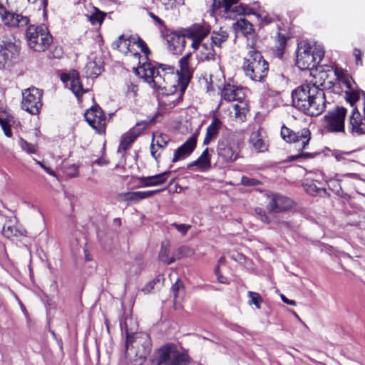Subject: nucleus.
I'll return each instance as SVG.
<instances>
[{"instance_id":"1","label":"nucleus","mask_w":365,"mask_h":365,"mask_svg":"<svg viewBox=\"0 0 365 365\" xmlns=\"http://www.w3.org/2000/svg\"><path fill=\"white\" fill-rule=\"evenodd\" d=\"M138 63L139 66L134 68L136 75L145 82L153 83L157 89L173 93L179 88V71L175 67L167 64L153 65L149 62L141 64L139 61Z\"/></svg>"},{"instance_id":"2","label":"nucleus","mask_w":365,"mask_h":365,"mask_svg":"<svg viewBox=\"0 0 365 365\" xmlns=\"http://www.w3.org/2000/svg\"><path fill=\"white\" fill-rule=\"evenodd\" d=\"M120 325L126 334L125 356L128 365H143L151 351L150 336L144 332L133 333L136 323L132 317H125Z\"/></svg>"},{"instance_id":"3","label":"nucleus","mask_w":365,"mask_h":365,"mask_svg":"<svg viewBox=\"0 0 365 365\" xmlns=\"http://www.w3.org/2000/svg\"><path fill=\"white\" fill-rule=\"evenodd\" d=\"M292 105L304 114L317 116L324 111L327 100L317 83L303 84L292 91Z\"/></svg>"},{"instance_id":"4","label":"nucleus","mask_w":365,"mask_h":365,"mask_svg":"<svg viewBox=\"0 0 365 365\" xmlns=\"http://www.w3.org/2000/svg\"><path fill=\"white\" fill-rule=\"evenodd\" d=\"M151 362L153 365H193L189 355L173 343H167L156 349Z\"/></svg>"},{"instance_id":"5","label":"nucleus","mask_w":365,"mask_h":365,"mask_svg":"<svg viewBox=\"0 0 365 365\" xmlns=\"http://www.w3.org/2000/svg\"><path fill=\"white\" fill-rule=\"evenodd\" d=\"M324 51L322 46L307 41L297 45L296 65L300 70L316 68L322 60Z\"/></svg>"},{"instance_id":"6","label":"nucleus","mask_w":365,"mask_h":365,"mask_svg":"<svg viewBox=\"0 0 365 365\" xmlns=\"http://www.w3.org/2000/svg\"><path fill=\"white\" fill-rule=\"evenodd\" d=\"M243 139L240 134L227 132L220 138L217 152L219 158L225 163H233L240 158Z\"/></svg>"},{"instance_id":"7","label":"nucleus","mask_w":365,"mask_h":365,"mask_svg":"<svg viewBox=\"0 0 365 365\" xmlns=\"http://www.w3.org/2000/svg\"><path fill=\"white\" fill-rule=\"evenodd\" d=\"M242 70L245 76L255 82H263L269 71L268 63L262 54L251 46L245 58Z\"/></svg>"},{"instance_id":"8","label":"nucleus","mask_w":365,"mask_h":365,"mask_svg":"<svg viewBox=\"0 0 365 365\" xmlns=\"http://www.w3.org/2000/svg\"><path fill=\"white\" fill-rule=\"evenodd\" d=\"M27 43L31 49L37 52L46 51L53 41V38L44 25H31L26 30Z\"/></svg>"},{"instance_id":"9","label":"nucleus","mask_w":365,"mask_h":365,"mask_svg":"<svg viewBox=\"0 0 365 365\" xmlns=\"http://www.w3.org/2000/svg\"><path fill=\"white\" fill-rule=\"evenodd\" d=\"M239 0H213L212 11H219L226 19H233L238 15L252 14V9L244 4L237 5Z\"/></svg>"},{"instance_id":"10","label":"nucleus","mask_w":365,"mask_h":365,"mask_svg":"<svg viewBox=\"0 0 365 365\" xmlns=\"http://www.w3.org/2000/svg\"><path fill=\"white\" fill-rule=\"evenodd\" d=\"M21 108L31 115H38L43 106V91L31 87L22 91Z\"/></svg>"},{"instance_id":"11","label":"nucleus","mask_w":365,"mask_h":365,"mask_svg":"<svg viewBox=\"0 0 365 365\" xmlns=\"http://www.w3.org/2000/svg\"><path fill=\"white\" fill-rule=\"evenodd\" d=\"M281 136L287 143L297 144V150L302 151L307 149L311 140V132L308 128H303L298 132H294L289 128L283 125L281 128Z\"/></svg>"},{"instance_id":"12","label":"nucleus","mask_w":365,"mask_h":365,"mask_svg":"<svg viewBox=\"0 0 365 365\" xmlns=\"http://www.w3.org/2000/svg\"><path fill=\"white\" fill-rule=\"evenodd\" d=\"M346 109L344 107H336L324 116L325 128L329 132L344 131V122Z\"/></svg>"},{"instance_id":"13","label":"nucleus","mask_w":365,"mask_h":365,"mask_svg":"<svg viewBox=\"0 0 365 365\" xmlns=\"http://www.w3.org/2000/svg\"><path fill=\"white\" fill-rule=\"evenodd\" d=\"M268 199L267 210L269 213L286 212L294 207V202L291 199L279 194H272Z\"/></svg>"},{"instance_id":"14","label":"nucleus","mask_w":365,"mask_h":365,"mask_svg":"<svg viewBox=\"0 0 365 365\" xmlns=\"http://www.w3.org/2000/svg\"><path fill=\"white\" fill-rule=\"evenodd\" d=\"M86 120L98 133H102L106 128V116L98 106H93L84 114Z\"/></svg>"},{"instance_id":"15","label":"nucleus","mask_w":365,"mask_h":365,"mask_svg":"<svg viewBox=\"0 0 365 365\" xmlns=\"http://www.w3.org/2000/svg\"><path fill=\"white\" fill-rule=\"evenodd\" d=\"M187 38L192 41V47L197 49L201 41L210 33V26L206 23L195 24L185 31Z\"/></svg>"},{"instance_id":"16","label":"nucleus","mask_w":365,"mask_h":365,"mask_svg":"<svg viewBox=\"0 0 365 365\" xmlns=\"http://www.w3.org/2000/svg\"><path fill=\"white\" fill-rule=\"evenodd\" d=\"M334 73L340 83L344 84L346 91H345L346 100L353 105L359 98V92L353 87L354 81L352 78L344 71L339 68L334 70Z\"/></svg>"},{"instance_id":"17","label":"nucleus","mask_w":365,"mask_h":365,"mask_svg":"<svg viewBox=\"0 0 365 365\" xmlns=\"http://www.w3.org/2000/svg\"><path fill=\"white\" fill-rule=\"evenodd\" d=\"M190 59L191 54L187 53L185 56L182 57L179 61V77L180 78L179 88L181 92H183L187 88L194 72V68L191 64Z\"/></svg>"},{"instance_id":"18","label":"nucleus","mask_w":365,"mask_h":365,"mask_svg":"<svg viewBox=\"0 0 365 365\" xmlns=\"http://www.w3.org/2000/svg\"><path fill=\"white\" fill-rule=\"evenodd\" d=\"M197 133H195L182 145L174 153L173 163L183 160L188 157L195 150L197 144Z\"/></svg>"},{"instance_id":"19","label":"nucleus","mask_w":365,"mask_h":365,"mask_svg":"<svg viewBox=\"0 0 365 365\" xmlns=\"http://www.w3.org/2000/svg\"><path fill=\"white\" fill-rule=\"evenodd\" d=\"M0 17L4 24L9 27L25 26L29 22L27 16L9 12L4 6L3 12L0 13Z\"/></svg>"},{"instance_id":"20","label":"nucleus","mask_w":365,"mask_h":365,"mask_svg":"<svg viewBox=\"0 0 365 365\" xmlns=\"http://www.w3.org/2000/svg\"><path fill=\"white\" fill-rule=\"evenodd\" d=\"M143 125L141 128H132L128 133L123 135L120 143L118 147V151L123 150L125 152L130 145L135 141L136 138L141 134V133L148 125V123L146 121H142L141 123H137L136 126Z\"/></svg>"},{"instance_id":"21","label":"nucleus","mask_w":365,"mask_h":365,"mask_svg":"<svg viewBox=\"0 0 365 365\" xmlns=\"http://www.w3.org/2000/svg\"><path fill=\"white\" fill-rule=\"evenodd\" d=\"M160 190H147V191H136L120 192L117 195V200L119 202H139L143 199L148 198L154 194L159 192Z\"/></svg>"},{"instance_id":"22","label":"nucleus","mask_w":365,"mask_h":365,"mask_svg":"<svg viewBox=\"0 0 365 365\" xmlns=\"http://www.w3.org/2000/svg\"><path fill=\"white\" fill-rule=\"evenodd\" d=\"M170 174V171H165L158 175L148 177H140L138 179L141 183L142 187L158 186L164 184Z\"/></svg>"},{"instance_id":"23","label":"nucleus","mask_w":365,"mask_h":365,"mask_svg":"<svg viewBox=\"0 0 365 365\" xmlns=\"http://www.w3.org/2000/svg\"><path fill=\"white\" fill-rule=\"evenodd\" d=\"M222 126V122L216 116H213L211 123L206 129V134L203 140V144L209 145L210 142L213 141L217 138Z\"/></svg>"},{"instance_id":"24","label":"nucleus","mask_w":365,"mask_h":365,"mask_svg":"<svg viewBox=\"0 0 365 365\" xmlns=\"http://www.w3.org/2000/svg\"><path fill=\"white\" fill-rule=\"evenodd\" d=\"M222 97L227 101H241L244 98L245 94L241 88L227 84L222 89Z\"/></svg>"},{"instance_id":"25","label":"nucleus","mask_w":365,"mask_h":365,"mask_svg":"<svg viewBox=\"0 0 365 365\" xmlns=\"http://www.w3.org/2000/svg\"><path fill=\"white\" fill-rule=\"evenodd\" d=\"M103 63L100 58L96 57L89 61L84 67V72L87 78H95L102 72Z\"/></svg>"},{"instance_id":"26","label":"nucleus","mask_w":365,"mask_h":365,"mask_svg":"<svg viewBox=\"0 0 365 365\" xmlns=\"http://www.w3.org/2000/svg\"><path fill=\"white\" fill-rule=\"evenodd\" d=\"M143 269V262L140 259H135L132 262L125 263L123 265L124 272L128 278L140 274Z\"/></svg>"},{"instance_id":"27","label":"nucleus","mask_w":365,"mask_h":365,"mask_svg":"<svg viewBox=\"0 0 365 365\" xmlns=\"http://www.w3.org/2000/svg\"><path fill=\"white\" fill-rule=\"evenodd\" d=\"M186 37L185 32L182 35L173 34L168 41L169 49L175 53H180L185 46Z\"/></svg>"},{"instance_id":"28","label":"nucleus","mask_w":365,"mask_h":365,"mask_svg":"<svg viewBox=\"0 0 365 365\" xmlns=\"http://www.w3.org/2000/svg\"><path fill=\"white\" fill-rule=\"evenodd\" d=\"M19 53V48L15 43L11 42H3L1 46L0 56L3 58L4 62L10 61Z\"/></svg>"},{"instance_id":"29","label":"nucleus","mask_w":365,"mask_h":365,"mask_svg":"<svg viewBox=\"0 0 365 365\" xmlns=\"http://www.w3.org/2000/svg\"><path fill=\"white\" fill-rule=\"evenodd\" d=\"M249 144L257 152H264L267 149V145L259 131H255L251 133Z\"/></svg>"},{"instance_id":"30","label":"nucleus","mask_w":365,"mask_h":365,"mask_svg":"<svg viewBox=\"0 0 365 365\" xmlns=\"http://www.w3.org/2000/svg\"><path fill=\"white\" fill-rule=\"evenodd\" d=\"M233 28L237 32H241L244 36L252 35L255 33L254 26L245 19L237 20L233 24Z\"/></svg>"},{"instance_id":"31","label":"nucleus","mask_w":365,"mask_h":365,"mask_svg":"<svg viewBox=\"0 0 365 365\" xmlns=\"http://www.w3.org/2000/svg\"><path fill=\"white\" fill-rule=\"evenodd\" d=\"M77 76L78 73H76V71H73L71 73V76L68 75H63L61 76V79L63 81H71V88L72 91L77 97H79L83 94V91Z\"/></svg>"},{"instance_id":"32","label":"nucleus","mask_w":365,"mask_h":365,"mask_svg":"<svg viewBox=\"0 0 365 365\" xmlns=\"http://www.w3.org/2000/svg\"><path fill=\"white\" fill-rule=\"evenodd\" d=\"M228 36L227 31L222 28L217 31H213L211 35V43L214 46L220 48L222 43L227 40Z\"/></svg>"},{"instance_id":"33","label":"nucleus","mask_w":365,"mask_h":365,"mask_svg":"<svg viewBox=\"0 0 365 365\" xmlns=\"http://www.w3.org/2000/svg\"><path fill=\"white\" fill-rule=\"evenodd\" d=\"M197 166L200 170H207L210 167V160L208 153V148H205L200 156L195 161L189 164L188 167Z\"/></svg>"},{"instance_id":"34","label":"nucleus","mask_w":365,"mask_h":365,"mask_svg":"<svg viewBox=\"0 0 365 365\" xmlns=\"http://www.w3.org/2000/svg\"><path fill=\"white\" fill-rule=\"evenodd\" d=\"M170 242L168 241L163 242L161 244L160 250L159 252V259L165 264H170L179 259L180 257H169Z\"/></svg>"},{"instance_id":"35","label":"nucleus","mask_w":365,"mask_h":365,"mask_svg":"<svg viewBox=\"0 0 365 365\" xmlns=\"http://www.w3.org/2000/svg\"><path fill=\"white\" fill-rule=\"evenodd\" d=\"M133 38H125L123 35H121L116 41L113 42L112 47L115 49H118L121 52L127 53L130 51V46L133 41Z\"/></svg>"},{"instance_id":"36","label":"nucleus","mask_w":365,"mask_h":365,"mask_svg":"<svg viewBox=\"0 0 365 365\" xmlns=\"http://www.w3.org/2000/svg\"><path fill=\"white\" fill-rule=\"evenodd\" d=\"M271 225L279 232H288L292 229L291 222L283 218L274 216L272 219Z\"/></svg>"},{"instance_id":"37","label":"nucleus","mask_w":365,"mask_h":365,"mask_svg":"<svg viewBox=\"0 0 365 365\" xmlns=\"http://www.w3.org/2000/svg\"><path fill=\"white\" fill-rule=\"evenodd\" d=\"M201 46V58L204 61L215 60L216 56V51L214 49V46L202 43Z\"/></svg>"},{"instance_id":"38","label":"nucleus","mask_w":365,"mask_h":365,"mask_svg":"<svg viewBox=\"0 0 365 365\" xmlns=\"http://www.w3.org/2000/svg\"><path fill=\"white\" fill-rule=\"evenodd\" d=\"M94 9L95 12L91 15H87V18L92 25H101L105 18L106 14L96 8Z\"/></svg>"},{"instance_id":"39","label":"nucleus","mask_w":365,"mask_h":365,"mask_svg":"<svg viewBox=\"0 0 365 365\" xmlns=\"http://www.w3.org/2000/svg\"><path fill=\"white\" fill-rule=\"evenodd\" d=\"M247 297L249 298L248 304L255 305L258 309H261V304L263 302V299L257 292L249 291L247 292Z\"/></svg>"},{"instance_id":"40","label":"nucleus","mask_w":365,"mask_h":365,"mask_svg":"<svg viewBox=\"0 0 365 365\" xmlns=\"http://www.w3.org/2000/svg\"><path fill=\"white\" fill-rule=\"evenodd\" d=\"M19 145L23 151L28 154L36 153L37 151V145L30 143L25 140L23 138H19Z\"/></svg>"},{"instance_id":"41","label":"nucleus","mask_w":365,"mask_h":365,"mask_svg":"<svg viewBox=\"0 0 365 365\" xmlns=\"http://www.w3.org/2000/svg\"><path fill=\"white\" fill-rule=\"evenodd\" d=\"M235 110V118L243 122L246 118L247 108L245 106L242 107L238 104H235L233 107Z\"/></svg>"},{"instance_id":"42","label":"nucleus","mask_w":365,"mask_h":365,"mask_svg":"<svg viewBox=\"0 0 365 365\" xmlns=\"http://www.w3.org/2000/svg\"><path fill=\"white\" fill-rule=\"evenodd\" d=\"M241 184L246 187H255L261 185V182L255 178L247 176L241 178Z\"/></svg>"},{"instance_id":"43","label":"nucleus","mask_w":365,"mask_h":365,"mask_svg":"<svg viewBox=\"0 0 365 365\" xmlns=\"http://www.w3.org/2000/svg\"><path fill=\"white\" fill-rule=\"evenodd\" d=\"M276 41L277 43V51L280 53V54H282L284 48L286 46L287 38L284 35L282 34L280 32H278L276 36Z\"/></svg>"},{"instance_id":"44","label":"nucleus","mask_w":365,"mask_h":365,"mask_svg":"<svg viewBox=\"0 0 365 365\" xmlns=\"http://www.w3.org/2000/svg\"><path fill=\"white\" fill-rule=\"evenodd\" d=\"M133 43L137 44V46L141 49L142 52L145 54L146 57L150 53V51L149 50L146 43L143 39L139 37L136 39L133 37Z\"/></svg>"},{"instance_id":"45","label":"nucleus","mask_w":365,"mask_h":365,"mask_svg":"<svg viewBox=\"0 0 365 365\" xmlns=\"http://www.w3.org/2000/svg\"><path fill=\"white\" fill-rule=\"evenodd\" d=\"M160 282V278L155 277L149 282H148L143 288L142 292L145 294H150L154 289L155 285Z\"/></svg>"},{"instance_id":"46","label":"nucleus","mask_w":365,"mask_h":365,"mask_svg":"<svg viewBox=\"0 0 365 365\" xmlns=\"http://www.w3.org/2000/svg\"><path fill=\"white\" fill-rule=\"evenodd\" d=\"M64 172L67 176L75 178L78 175V167L75 164L70 165L65 167Z\"/></svg>"},{"instance_id":"47","label":"nucleus","mask_w":365,"mask_h":365,"mask_svg":"<svg viewBox=\"0 0 365 365\" xmlns=\"http://www.w3.org/2000/svg\"><path fill=\"white\" fill-rule=\"evenodd\" d=\"M255 213L258 216L259 220H261L262 222L268 224V225L271 224V222H272L271 218H269L267 215V214L264 210H262L260 207H257L255 209Z\"/></svg>"},{"instance_id":"48","label":"nucleus","mask_w":365,"mask_h":365,"mask_svg":"<svg viewBox=\"0 0 365 365\" xmlns=\"http://www.w3.org/2000/svg\"><path fill=\"white\" fill-rule=\"evenodd\" d=\"M171 289L173 292L174 297L176 299L181 292H184L183 283L180 279H178L172 286Z\"/></svg>"},{"instance_id":"49","label":"nucleus","mask_w":365,"mask_h":365,"mask_svg":"<svg viewBox=\"0 0 365 365\" xmlns=\"http://www.w3.org/2000/svg\"><path fill=\"white\" fill-rule=\"evenodd\" d=\"M2 234L7 238H11L17 235V230L12 226L4 225L2 230Z\"/></svg>"},{"instance_id":"50","label":"nucleus","mask_w":365,"mask_h":365,"mask_svg":"<svg viewBox=\"0 0 365 365\" xmlns=\"http://www.w3.org/2000/svg\"><path fill=\"white\" fill-rule=\"evenodd\" d=\"M171 226L174 227L182 235H186L187 231L191 228V225L187 224L172 223Z\"/></svg>"},{"instance_id":"51","label":"nucleus","mask_w":365,"mask_h":365,"mask_svg":"<svg viewBox=\"0 0 365 365\" xmlns=\"http://www.w3.org/2000/svg\"><path fill=\"white\" fill-rule=\"evenodd\" d=\"M0 125L5 134V135L8 138H11L12 136V132L11 127L7 121L4 119H0Z\"/></svg>"},{"instance_id":"52","label":"nucleus","mask_w":365,"mask_h":365,"mask_svg":"<svg viewBox=\"0 0 365 365\" xmlns=\"http://www.w3.org/2000/svg\"><path fill=\"white\" fill-rule=\"evenodd\" d=\"M321 190L325 191V189L318 188L314 184L307 185L306 187V191L312 195H317Z\"/></svg>"},{"instance_id":"53","label":"nucleus","mask_w":365,"mask_h":365,"mask_svg":"<svg viewBox=\"0 0 365 365\" xmlns=\"http://www.w3.org/2000/svg\"><path fill=\"white\" fill-rule=\"evenodd\" d=\"M156 144L160 148H164L168 145V137L160 135L158 137Z\"/></svg>"},{"instance_id":"54","label":"nucleus","mask_w":365,"mask_h":365,"mask_svg":"<svg viewBox=\"0 0 365 365\" xmlns=\"http://www.w3.org/2000/svg\"><path fill=\"white\" fill-rule=\"evenodd\" d=\"M318 154L319 153H303L297 155L295 156H292V160H297V159H298L299 158H313L315 156H317Z\"/></svg>"},{"instance_id":"55","label":"nucleus","mask_w":365,"mask_h":365,"mask_svg":"<svg viewBox=\"0 0 365 365\" xmlns=\"http://www.w3.org/2000/svg\"><path fill=\"white\" fill-rule=\"evenodd\" d=\"M138 86L134 84L128 85L127 96L135 97L137 95Z\"/></svg>"},{"instance_id":"56","label":"nucleus","mask_w":365,"mask_h":365,"mask_svg":"<svg viewBox=\"0 0 365 365\" xmlns=\"http://www.w3.org/2000/svg\"><path fill=\"white\" fill-rule=\"evenodd\" d=\"M163 5L165 6V10H173L177 9L173 0H160Z\"/></svg>"},{"instance_id":"57","label":"nucleus","mask_w":365,"mask_h":365,"mask_svg":"<svg viewBox=\"0 0 365 365\" xmlns=\"http://www.w3.org/2000/svg\"><path fill=\"white\" fill-rule=\"evenodd\" d=\"M37 165H38L41 168H42L48 175H51V176H56V173L55 172L51 169L50 168L46 166L43 163H41V161H38L36 159H34Z\"/></svg>"},{"instance_id":"58","label":"nucleus","mask_w":365,"mask_h":365,"mask_svg":"<svg viewBox=\"0 0 365 365\" xmlns=\"http://www.w3.org/2000/svg\"><path fill=\"white\" fill-rule=\"evenodd\" d=\"M354 55L356 58V63L357 65H362V53L361 51L358 48H354Z\"/></svg>"},{"instance_id":"59","label":"nucleus","mask_w":365,"mask_h":365,"mask_svg":"<svg viewBox=\"0 0 365 365\" xmlns=\"http://www.w3.org/2000/svg\"><path fill=\"white\" fill-rule=\"evenodd\" d=\"M258 17H259L261 19L262 23L264 25L269 24L274 20V19L272 17L269 16V15H264V16L259 15Z\"/></svg>"},{"instance_id":"60","label":"nucleus","mask_w":365,"mask_h":365,"mask_svg":"<svg viewBox=\"0 0 365 365\" xmlns=\"http://www.w3.org/2000/svg\"><path fill=\"white\" fill-rule=\"evenodd\" d=\"M230 257L232 259L238 261L240 262H242L245 259V255L238 252L232 253Z\"/></svg>"},{"instance_id":"61","label":"nucleus","mask_w":365,"mask_h":365,"mask_svg":"<svg viewBox=\"0 0 365 365\" xmlns=\"http://www.w3.org/2000/svg\"><path fill=\"white\" fill-rule=\"evenodd\" d=\"M148 15L155 21V23H157L160 26H163L164 23L163 21L155 14H154L153 12H149Z\"/></svg>"},{"instance_id":"62","label":"nucleus","mask_w":365,"mask_h":365,"mask_svg":"<svg viewBox=\"0 0 365 365\" xmlns=\"http://www.w3.org/2000/svg\"><path fill=\"white\" fill-rule=\"evenodd\" d=\"M348 153H334V156L335 158V159L336 160V161L338 162H340V161H345L346 158H345V155H347Z\"/></svg>"},{"instance_id":"63","label":"nucleus","mask_w":365,"mask_h":365,"mask_svg":"<svg viewBox=\"0 0 365 365\" xmlns=\"http://www.w3.org/2000/svg\"><path fill=\"white\" fill-rule=\"evenodd\" d=\"M329 187L333 190V187H336L337 186L339 187V190H336V192H339V190H341V187L339 185V180H333L332 179H331L329 180Z\"/></svg>"},{"instance_id":"64","label":"nucleus","mask_w":365,"mask_h":365,"mask_svg":"<svg viewBox=\"0 0 365 365\" xmlns=\"http://www.w3.org/2000/svg\"><path fill=\"white\" fill-rule=\"evenodd\" d=\"M281 299L283 301V302H284V303H286L287 304H289V305H292V306H295L296 305L295 301L287 299L284 295H281Z\"/></svg>"}]
</instances>
